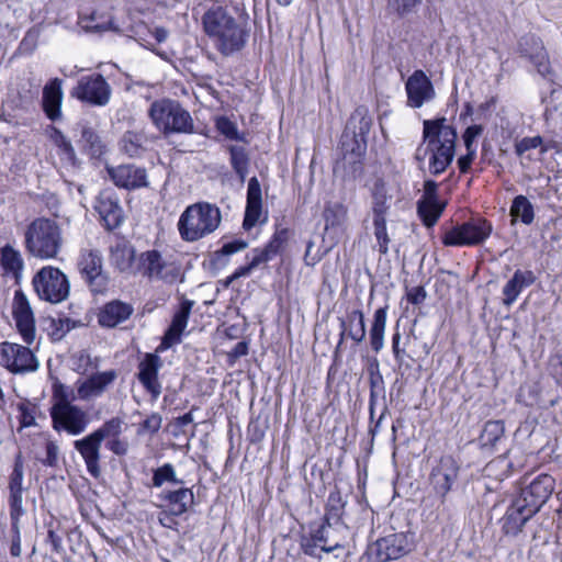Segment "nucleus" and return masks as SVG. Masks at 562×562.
<instances>
[{
    "mask_svg": "<svg viewBox=\"0 0 562 562\" xmlns=\"http://www.w3.org/2000/svg\"><path fill=\"white\" fill-rule=\"evenodd\" d=\"M555 480L549 474L533 477L513 499L503 517V530L506 535L519 533L526 522L547 503L554 491Z\"/></svg>",
    "mask_w": 562,
    "mask_h": 562,
    "instance_id": "1",
    "label": "nucleus"
},
{
    "mask_svg": "<svg viewBox=\"0 0 562 562\" xmlns=\"http://www.w3.org/2000/svg\"><path fill=\"white\" fill-rule=\"evenodd\" d=\"M202 23L213 46L223 56L240 52L248 42L247 22L236 19L221 5L209 9L202 18Z\"/></svg>",
    "mask_w": 562,
    "mask_h": 562,
    "instance_id": "2",
    "label": "nucleus"
},
{
    "mask_svg": "<svg viewBox=\"0 0 562 562\" xmlns=\"http://www.w3.org/2000/svg\"><path fill=\"white\" fill-rule=\"evenodd\" d=\"M24 249L26 254L40 260L56 259L64 245L60 225L48 217H36L24 231Z\"/></svg>",
    "mask_w": 562,
    "mask_h": 562,
    "instance_id": "3",
    "label": "nucleus"
},
{
    "mask_svg": "<svg viewBox=\"0 0 562 562\" xmlns=\"http://www.w3.org/2000/svg\"><path fill=\"white\" fill-rule=\"evenodd\" d=\"M424 142L428 143L431 153L429 170L437 176L442 173L454 157L457 132L447 124L446 117L425 120L423 123Z\"/></svg>",
    "mask_w": 562,
    "mask_h": 562,
    "instance_id": "4",
    "label": "nucleus"
},
{
    "mask_svg": "<svg viewBox=\"0 0 562 562\" xmlns=\"http://www.w3.org/2000/svg\"><path fill=\"white\" fill-rule=\"evenodd\" d=\"M220 209L207 202L189 205L180 215L178 231L186 241H196L213 233L221 224Z\"/></svg>",
    "mask_w": 562,
    "mask_h": 562,
    "instance_id": "5",
    "label": "nucleus"
},
{
    "mask_svg": "<svg viewBox=\"0 0 562 562\" xmlns=\"http://www.w3.org/2000/svg\"><path fill=\"white\" fill-rule=\"evenodd\" d=\"M148 115L153 124L165 136L195 133L191 114L178 101L170 99L156 100L150 104Z\"/></svg>",
    "mask_w": 562,
    "mask_h": 562,
    "instance_id": "6",
    "label": "nucleus"
},
{
    "mask_svg": "<svg viewBox=\"0 0 562 562\" xmlns=\"http://www.w3.org/2000/svg\"><path fill=\"white\" fill-rule=\"evenodd\" d=\"M372 116L366 106H358L350 115L341 135L340 145L344 159L357 162L367 149L368 134L372 127Z\"/></svg>",
    "mask_w": 562,
    "mask_h": 562,
    "instance_id": "7",
    "label": "nucleus"
},
{
    "mask_svg": "<svg viewBox=\"0 0 562 562\" xmlns=\"http://www.w3.org/2000/svg\"><path fill=\"white\" fill-rule=\"evenodd\" d=\"M53 429L65 431L69 436L83 434L89 424V414L78 405L70 402L68 395H63L49 409Z\"/></svg>",
    "mask_w": 562,
    "mask_h": 562,
    "instance_id": "8",
    "label": "nucleus"
},
{
    "mask_svg": "<svg viewBox=\"0 0 562 562\" xmlns=\"http://www.w3.org/2000/svg\"><path fill=\"white\" fill-rule=\"evenodd\" d=\"M37 296L46 302L58 304L69 296L70 284L66 274L58 268L45 266L32 279Z\"/></svg>",
    "mask_w": 562,
    "mask_h": 562,
    "instance_id": "9",
    "label": "nucleus"
},
{
    "mask_svg": "<svg viewBox=\"0 0 562 562\" xmlns=\"http://www.w3.org/2000/svg\"><path fill=\"white\" fill-rule=\"evenodd\" d=\"M27 346L10 341L1 342L0 366L15 375L36 372L40 368V361Z\"/></svg>",
    "mask_w": 562,
    "mask_h": 562,
    "instance_id": "10",
    "label": "nucleus"
},
{
    "mask_svg": "<svg viewBox=\"0 0 562 562\" xmlns=\"http://www.w3.org/2000/svg\"><path fill=\"white\" fill-rule=\"evenodd\" d=\"M492 229V224L485 218H471L447 231L442 244L450 247L475 246L487 239Z\"/></svg>",
    "mask_w": 562,
    "mask_h": 562,
    "instance_id": "11",
    "label": "nucleus"
},
{
    "mask_svg": "<svg viewBox=\"0 0 562 562\" xmlns=\"http://www.w3.org/2000/svg\"><path fill=\"white\" fill-rule=\"evenodd\" d=\"M413 549L414 543L408 535L395 532L369 544L367 555L371 562H389L408 554Z\"/></svg>",
    "mask_w": 562,
    "mask_h": 562,
    "instance_id": "12",
    "label": "nucleus"
},
{
    "mask_svg": "<svg viewBox=\"0 0 562 562\" xmlns=\"http://www.w3.org/2000/svg\"><path fill=\"white\" fill-rule=\"evenodd\" d=\"M112 94L111 86L100 74L81 77L70 91V95L94 106H104Z\"/></svg>",
    "mask_w": 562,
    "mask_h": 562,
    "instance_id": "13",
    "label": "nucleus"
},
{
    "mask_svg": "<svg viewBox=\"0 0 562 562\" xmlns=\"http://www.w3.org/2000/svg\"><path fill=\"white\" fill-rule=\"evenodd\" d=\"M78 267L83 280L92 292H104L108 285V276L103 271V259L99 250H82L78 261Z\"/></svg>",
    "mask_w": 562,
    "mask_h": 562,
    "instance_id": "14",
    "label": "nucleus"
},
{
    "mask_svg": "<svg viewBox=\"0 0 562 562\" xmlns=\"http://www.w3.org/2000/svg\"><path fill=\"white\" fill-rule=\"evenodd\" d=\"M139 268L144 276L162 280L166 283H175L181 277L179 266L164 259L161 254L155 249L140 254Z\"/></svg>",
    "mask_w": 562,
    "mask_h": 562,
    "instance_id": "15",
    "label": "nucleus"
},
{
    "mask_svg": "<svg viewBox=\"0 0 562 562\" xmlns=\"http://www.w3.org/2000/svg\"><path fill=\"white\" fill-rule=\"evenodd\" d=\"M12 316L15 328L25 345H32L36 338L35 316L30 301L22 290H16L12 302Z\"/></svg>",
    "mask_w": 562,
    "mask_h": 562,
    "instance_id": "16",
    "label": "nucleus"
},
{
    "mask_svg": "<svg viewBox=\"0 0 562 562\" xmlns=\"http://www.w3.org/2000/svg\"><path fill=\"white\" fill-rule=\"evenodd\" d=\"M518 52L521 57L527 58L543 78L550 79L553 71L548 52L540 37L535 34H527L518 42Z\"/></svg>",
    "mask_w": 562,
    "mask_h": 562,
    "instance_id": "17",
    "label": "nucleus"
},
{
    "mask_svg": "<svg viewBox=\"0 0 562 562\" xmlns=\"http://www.w3.org/2000/svg\"><path fill=\"white\" fill-rule=\"evenodd\" d=\"M459 464L451 456L441 457L430 473V485L441 498L452 490L459 475Z\"/></svg>",
    "mask_w": 562,
    "mask_h": 562,
    "instance_id": "18",
    "label": "nucleus"
},
{
    "mask_svg": "<svg viewBox=\"0 0 562 562\" xmlns=\"http://www.w3.org/2000/svg\"><path fill=\"white\" fill-rule=\"evenodd\" d=\"M407 104L418 109L430 102L435 95V89L429 77L423 70H415L405 83Z\"/></svg>",
    "mask_w": 562,
    "mask_h": 562,
    "instance_id": "19",
    "label": "nucleus"
},
{
    "mask_svg": "<svg viewBox=\"0 0 562 562\" xmlns=\"http://www.w3.org/2000/svg\"><path fill=\"white\" fill-rule=\"evenodd\" d=\"M346 530L347 527L341 521L338 509H330L327 512L323 524L314 531L318 541L322 542L324 552L329 553L344 547L342 539L337 536V532Z\"/></svg>",
    "mask_w": 562,
    "mask_h": 562,
    "instance_id": "20",
    "label": "nucleus"
},
{
    "mask_svg": "<svg viewBox=\"0 0 562 562\" xmlns=\"http://www.w3.org/2000/svg\"><path fill=\"white\" fill-rule=\"evenodd\" d=\"M106 172L119 188L136 190L148 186L146 169L136 165L108 166Z\"/></svg>",
    "mask_w": 562,
    "mask_h": 562,
    "instance_id": "21",
    "label": "nucleus"
},
{
    "mask_svg": "<svg viewBox=\"0 0 562 562\" xmlns=\"http://www.w3.org/2000/svg\"><path fill=\"white\" fill-rule=\"evenodd\" d=\"M161 367L162 360L156 353H146L137 367V379L154 400L159 397L162 390L158 379Z\"/></svg>",
    "mask_w": 562,
    "mask_h": 562,
    "instance_id": "22",
    "label": "nucleus"
},
{
    "mask_svg": "<svg viewBox=\"0 0 562 562\" xmlns=\"http://www.w3.org/2000/svg\"><path fill=\"white\" fill-rule=\"evenodd\" d=\"M94 209L106 229L112 231L123 223L124 212L113 191L101 192L97 198Z\"/></svg>",
    "mask_w": 562,
    "mask_h": 562,
    "instance_id": "23",
    "label": "nucleus"
},
{
    "mask_svg": "<svg viewBox=\"0 0 562 562\" xmlns=\"http://www.w3.org/2000/svg\"><path fill=\"white\" fill-rule=\"evenodd\" d=\"M117 375L114 369L90 374L85 381L78 382V397L81 401H90L102 396L115 382Z\"/></svg>",
    "mask_w": 562,
    "mask_h": 562,
    "instance_id": "24",
    "label": "nucleus"
},
{
    "mask_svg": "<svg viewBox=\"0 0 562 562\" xmlns=\"http://www.w3.org/2000/svg\"><path fill=\"white\" fill-rule=\"evenodd\" d=\"M101 446L102 441L93 431L83 438L74 441V448L83 459L87 471L95 479L101 474Z\"/></svg>",
    "mask_w": 562,
    "mask_h": 562,
    "instance_id": "25",
    "label": "nucleus"
},
{
    "mask_svg": "<svg viewBox=\"0 0 562 562\" xmlns=\"http://www.w3.org/2000/svg\"><path fill=\"white\" fill-rule=\"evenodd\" d=\"M23 461L22 456L19 453L14 460L13 471L10 475L9 490H10V518L23 516L25 510L23 508Z\"/></svg>",
    "mask_w": 562,
    "mask_h": 562,
    "instance_id": "26",
    "label": "nucleus"
},
{
    "mask_svg": "<svg viewBox=\"0 0 562 562\" xmlns=\"http://www.w3.org/2000/svg\"><path fill=\"white\" fill-rule=\"evenodd\" d=\"M193 304L194 302L191 300H183L181 302L179 310L175 313L172 317V322L169 328L164 335L161 345L165 348H170L171 346L180 342L181 335L188 325L189 316L191 314Z\"/></svg>",
    "mask_w": 562,
    "mask_h": 562,
    "instance_id": "27",
    "label": "nucleus"
},
{
    "mask_svg": "<svg viewBox=\"0 0 562 562\" xmlns=\"http://www.w3.org/2000/svg\"><path fill=\"white\" fill-rule=\"evenodd\" d=\"M109 261L112 267L122 273L134 274L135 248L125 240H119L110 247Z\"/></svg>",
    "mask_w": 562,
    "mask_h": 562,
    "instance_id": "28",
    "label": "nucleus"
},
{
    "mask_svg": "<svg viewBox=\"0 0 562 562\" xmlns=\"http://www.w3.org/2000/svg\"><path fill=\"white\" fill-rule=\"evenodd\" d=\"M261 201L262 199L260 183L256 177H252L248 181L247 204L243 222V227L246 231H249L257 223H259L262 213Z\"/></svg>",
    "mask_w": 562,
    "mask_h": 562,
    "instance_id": "29",
    "label": "nucleus"
},
{
    "mask_svg": "<svg viewBox=\"0 0 562 562\" xmlns=\"http://www.w3.org/2000/svg\"><path fill=\"white\" fill-rule=\"evenodd\" d=\"M536 279L537 278L531 270L517 269L502 290L504 295L503 304L505 306H512L522 290L533 284Z\"/></svg>",
    "mask_w": 562,
    "mask_h": 562,
    "instance_id": "30",
    "label": "nucleus"
},
{
    "mask_svg": "<svg viewBox=\"0 0 562 562\" xmlns=\"http://www.w3.org/2000/svg\"><path fill=\"white\" fill-rule=\"evenodd\" d=\"M134 313L132 304L113 300L106 303L99 314V323L103 327H115L125 322Z\"/></svg>",
    "mask_w": 562,
    "mask_h": 562,
    "instance_id": "31",
    "label": "nucleus"
},
{
    "mask_svg": "<svg viewBox=\"0 0 562 562\" xmlns=\"http://www.w3.org/2000/svg\"><path fill=\"white\" fill-rule=\"evenodd\" d=\"M23 269L24 260L20 250L9 244L0 248V276H11L19 284Z\"/></svg>",
    "mask_w": 562,
    "mask_h": 562,
    "instance_id": "32",
    "label": "nucleus"
},
{
    "mask_svg": "<svg viewBox=\"0 0 562 562\" xmlns=\"http://www.w3.org/2000/svg\"><path fill=\"white\" fill-rule=\"evenodd\" d=\"M159 498L167 503L169 513L173 516H180L188 512L194 502V494L191 488L179 487L178 490H164Z\"/></svg>",
    "mask_w": 562,
    "mask_h": 562,
    "instance_id": "33",
    "label": "nucleus"
},
{
    "mask_svg": "<svg viewBox=\"0 0 562 562\" xmlns=\"http://www.w3.org/2000/svg\"><path fill=\"white\" fill-rule=\"evenodd\" d=\"M63 90L61 80L55 78L50 80L43 89V110L47 117L56 121L61 116Z\"/></svg>",
    "mask_w": 562,
    "mask_h": 562,
    "instance_id": "34",
    "label": "nucleus"
},
{
    "mask_svg": "<svg viewBox=\"0 0 562 562\" xmlns=\"http://www.w3.org/2000/svg\"><path fill=\"white\" fill-rule=\"evenodd\" d=\"M341 333L338 346L342 344L344 337L348 336L356 342L366 338L364 316L360 310H355L347 315V319L340 321Z\"/></svg>",
    "mask_w": 562,
    "mask_h": 562,
    "instance_id": "35",
    "label": "nucleus"
},
{
    "mask_svg": "<svg viewBox=\"0 0 562 562\" xmlns=\"http://www.w3.org/2000/svg\"><path fill=\"white\" fill-rule=\"evenodd\" d=\"M505 426L502 420H488L480 436L483 449L495 450L504 440Z\"/></svg>",
    "mask_w": 562,
    "mask_h": 562,
    "instance_id": "36",
    "label": "nucleus"
},
{
    "mask_svg": "<svg viewBox=\"0 0 562 562\" xmlns=\"http://www.w3.org/2000/svg\"><path fill=\"white\" fill-rule=\"evenodd\" d=\"M147 137L143 132L127 131L120 140L121 150L130 157H140L146 150Z\"/></svg>",
    "mask_w": 562,
    "mask_h": 562,
    "instance_id": "37",
    "label": "nucleus"
},
{
    "mask_svg": "<svg viewBox=\"0 0 562 562\" xmlns=\"http://www.w3.org/2000/svg\"><path fill=\"white\" fill-rule=\"evenodd\" d=\"M285 241L286 231L282 229L276 232L265 248H256L252 250L255 252V263H263L271 260L281 251Z\"/></svg>",
    "mask_w": 562,
    "mask_h": 562,
    "instance_id": "38",
    "label": "nucleus"
},
{
    "mask_svg": "<svg viewBox=\"0 0 562 562\" xmlns=\"http://www.w3.org/2000/svg\"><path fill=\"white\" fill-rule=\"evenodd\" d=\"M446 203L439 199L419 200L417 202V211L426 226H432L440 217L445 210Z\"/></svg>",
    "mask_w": 562,
    "mask_h": 562,
    "instance_id": "39",
    "label": "nucleus"
},
{
    "mask_svg": "<svg viewBox=\"0 0 562 562\" xmlns=\"http://www.w3.org/2000/svg\"><path fill=\"white\" fill-rule=\"evenodd\" d=\"M385 326L386 307H380L374 313L373 323L370 329V344L375 352H379L383 348Z\"/></svg>",
    "mask_w": 562,
    "mask_h": 562,
    "instance_id": "40",
    "label": "nucleus"
},
{
    "mask_svg": "<svg viewBox=\"0 0 562 562\" xmlns=\"http://www.w3.org/2000/svg\"><path fill=\"white\" fill-rule=\"evenodd\" d=\"M50 138L57 147V153L60 159L70 166H76L78 159L70 139L57 128H53Z\"/></svg>",
    "mask_w": 562,
    "mask_h": 562,
    "instance_id": "41",
    "label": "nucleus"
},
{
    "mask_svg": "<svg viewBox=\"0 0 562 562\" xmlns=\"http://www.w3.org/2000/svg\"><path fill=\"white\" fill-rule=\"evenodd\" d=\"M513 221L519 218L524 224L530 225L535 220V210L531 202L525 195H517L510 206Z\"/></svg>",
    "mask_w": 562,
    "mask_h": 562,
    "instance_id": "42",
    "label": "nucleus"
},
{
    "mask_svg": "<svg viewBox=\"0 0 562 562\" xmlns=\"http://www.w3.org/2000/svg\"><path fill=\"white\" fill-rule=\"evenodd\" d=\"M374 236L376 238L378 250L380 254L385 255L389 251V244L391 241L386 232V221L383 216V210L375 207V217L373 218Z\"/></svg>",
    "mask_w": 562,
    "mask_h": 562,
    "instance_id": "43",
    "label": "nucleus"
},
{
    "mask_svg": "<svg viewBox=\"0 0 562 562\" xmlns=\"http://www.w3.org/2000/svg\"><path fill=\"white\" fill-rule=\"evenodd\" d=\"M79 143L81 144L83 150H86L92 157H98L103 153L104 146L99 135L90 126H81V138Z\"/></svg>",
    "mask_w": 562,
    "mask_h": 562,
    "instance_id": "44",
    "label": "nucleus"
},
{
    "mask_svg": "<svg viewBox=\"0 0 562 562\" xmlns=\"http://www.w3.org/2000/svg\"><path fill=\"white\" fill-rule=\"evenodd\" d=\"M151 481L154 487H161L166 483L183 484V481L177 477L175 467L171 463H165L155 469Z\"/></svg>",
    "mask_w": 562,
    "mask_h": 562,
    "instance_id": "45",
    "label": "nucleus"
},
{
    "mask_svg": "<svg viewBox=\"0 0 562 562\" xmlns=\"http://www.w3.org/2000/svg\"><path fill=\"white\" fill-rule=\"evenodd\" d=\"M347 217V209L341 203L328 204L324 210L325 228L341 226Z\"/></svg>",
    "mask_w": 562,
    "mask_h": 562,
    "instance_id": "46",
    "label": "nucleus"
},
{
    "mask_svg": "<svg viewBox=\"0 0 562 562\" xmlns=\"http://www.w3.org/2000/svg\"><path fill=\"white\" fill-rule=\"evenodd\" d=\"M229 153L233 169L240 179L244 180L249 165V157L246 149L243 146H231Z\"/></svg>",
    "mask_w": 562,
    "mask_h": 562,
    "instance_id": "47",
    "label": "nucleus"
},
{
    "mask_svg": "<svg viewBox=\"0 0 562 562\" xmlns=\"http://www.w3.org/2000/svg\"><path fill=\"white\" fill-rule=\"evenodd\" d=\"M123 431V420L119 417H113L103 423L93 432L100 438L101 441L121 436Z\"/></svg>",
    "mask_w": 562,
    "mask_h": 562,
    "instance_id": "48",
    "label": "nucleus"
},
{
    "mask_svg": "<svg viewBox=\"0 0 562 562\" xmlns=\"http://www.w3.org/2000/svg\"><path fill=\"white\" fill-rule=\"evenodd\" d=\"M317 535L314 530L308 536H303L300 542L301 549L304 554L321 559V553L324 552L322 542L318 541Z\"/></svg>",
    "mask_w": 562,
    "mask_h": 562,
    "instance_id": "49",
    "label": "nucleus"
},
{
    "mask_svg": "<svg viewBox=\"0 0 562 562\" xmlns=\"http://www.w3.org/2000/svg\"><path fill=\"white\" fill-rule=\"evenodd\" d=\"M423 0H387V8L398 16H405L416 10Z\"/></svg>",
    "mask_w": 562,
    "mask_h": 562,
    "instance_id": "50",
    "label": "nucleus"
},
{
    "mask_svg": "<svg viewBox=\"0 0 562 562\" xmlns=\"http://www.w3.org/2000/svg\"><path fill=\"white\" fill-rule=\"evenodd\" d=\"M162 417L158 413L150 414L139 426L138 434H150L158 432L161 427Z\"/></svg>",
    "mask_w": 562,
    "mask_h": 562,
    "instance_id": "51",
    "label": "nucleus"
},
{
    "mask_svg": "<svg viewBox=\"0 0 562 562\" xmlns=\"http://www.w3.org/2000/svg\"><path fill=\"white\" fill-rule=\"evenodd\" d=\"M22 516H16L15 518H11V527H12V543L10 547V553L12 557L19 558L21 555V532H20V518Z\"/></svg>",
    "mask_w": 562,
    "mask_h": 562,
    "instance_id": "52",
    "label": "nucleus"
},
{
    "mask_svg": "<svg viewBox=\"0 0 562 562\" xmlns=\"http://www.w3.org/2000/svg\"><path fill=\"white\" fill-rule=\"evenodd\" d=\"M543 143V139L541 136H533V137H524L515 145V151L518 156L524 155L526 151L530 149L538 148Z\"/></svg>",
    "mask_w": 562,
    "mask_h": 562,
    "instance_id": "53",
    "label": "nucleus"
},
{
    "mask_svg": "<svg viewBox=\"0 0 562 562\" xmlns=\"http://www.w3.org/2000/svg\"><path fill=\"white\" fill-rule=\"evenodd\" d=\"M248 247V243L243 239H235L225 243L222 248L216 252L218 256H231L238 251H243Z\"/></svg>",
    "mask_w": 562,
    "mask_h": 562,
    "instance_id": "54",
    "label": "nucleus"
},
{
    "mask_svg": "<svg viewBox=\"0 0 562 562\" xmlns=\"http://www.w3.org/2000/svg\"><path fill=\"white\" fill-rule=\"evenodd\" d=\"M217 128L221 134L225 135L229 139H239L236 125L226 117H221L217 121Z\"/></svg>",
    "mask_w": 562,
    "mask_h": 562,
    "instance_id": "55",
    "label": "nucleus"
},
{
    "mask_svg": "<svg viewBox=\"0 0 562 562\" xmlns=\"http://www.w3.org/2000/svg\"><path fill=\"white\" fill-rule=\"evenodd\" d=\"M46 457L42 460L47 467H56L58 462L59 447L54 441H47L45 446Z\"/></svg>",
    "mask_w": 562,
    "mask_h": 562,
    "instance_id": "56",
    "label": "nucleus"
},
{
    "mask_svg": "<svg viewBox=\"0 0 562 562\" xmlns=\"http://www.w3.org/2000/svg\"><path fill=\"white\" fill-rule=\"evenodd\" d=\"M106 448L116 456H124L128 450V442L119 437H114L106 440Z\"/></svg>",
    "mask_w": 562,
    "mask_h": 562,
    "instance_id": "57",
    "label": "nucleus"
},
{
    "mask_svg": "<svg viewBox=\"0 0 562 562\" xmlns=\"http://www.w3.org/2000/svg\"><path fill=\"white\" fill-rule=\"evenodd\" d=\"M483 133V126L482 125H471L469 126L464 134H463V140L467 149L474 148L473 142L476 137H479Z\"/></svg>",
    "mask_w": 562,
    "mask_h": 562,
    "instance_id": "58",
    "label": "nucleus"
},
{
    "mask_svg": "<svg viewBox=\"0 0 562 562\" xmlns=\"http://www.w3.org/2000/svg\"><path fill=\"white\" fill-rule=\"evenodd\" d=\"M248 258H250V262L247 265V266H244V267H239L233 274L232 277L229 278V280H235V279H238L240 277H246L248 276L255 268H257L258 266H260L261 263H255V252L251 251L250 255L247 256Z\"/></svg>",
    "mask_w": 562,
    "mask_h": 562,
    "instance_id": "59",
    "label": "nucleus"
},
{
    "mask_svg": "<svg viewBox=\"0 0 562 562\" xmlns=\"http://www.w3.org/2000/svg\"><path fill=\"white\" fill-rule=\"evenodd\" d=\"M426 299V291L423 286H414L407 291V300L414 305L422 304Z\"/></svg>",
    "mask_w": 562,
    "mask_h": 562,
    "instance_id": "60",
    "label": "nucleus"
},
{
    "mask_svg": "<svg viewBox=\"0 0 562 562\" xmlns=\"http://www.w3.org/2000/svg\"><path fill=\"white\" fill-rule=\"evenodd\" d=\"M467 155L458 159V166L461 172H467L475 157V148L467 149Z\"/></svg>",
    "mask_w": 562,
    "mask_h": 562,
    "instance_id": "61",
    "label": "nucleus"
},
{
    "mask_svg": "<svg viewBox=\"0 0 562 562\" xmlns=\"http://www.w3.org/2000/svg\"><path fill=\"white\" fill-rule=\"evenodd\" d=\"M438 184L432 180H426L424 183V195L422 200L438 199L437 195Z\"/></svg>",
    "mask_w": 562,
    "mask_h": 562,
    "instance_id": "62",
    "label": "nucleus"
},
{
    "mask_svg": "<svg viewBox=\"0 0 562 562\" xmlns=\"http://www.w3.org/2000/svg\"><path fill=\"white\" fill-rule=\"evenodd\" d=\"M21 425L23 427H31L35 425V417L32 412L29 411L27 407L21 406Z\"/></svg>",
    "mask_w": 562,
    "mask_h": 562,
    "instance_id": "63",
    "label": "nucleus"
},
{
    "mask_svg": "<svg viewBox=\"0 0 562 562\" xmlns=\"http://www.w3.org/2000/svg\"><path fill=\"white\" fill-rule=\"evenodd\" d=\"M248 352V345L245 341H239L235 345L234 349L231 352V356L234 358H239L246 356Z\"/></svg>",
    "mask_w": 562,
    "mask_h": 562,
    "instance_id": "64",
    "label": "nucleus"
}]
</instances>
